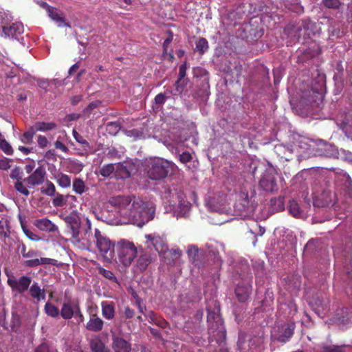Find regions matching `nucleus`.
I'll return each instance as SVG.
<instances>
[{
    "label": "nucleus",
    "instance_id": "obj_1",
    "mask_svg": "<svg viewBox=\"0 0 352 352\" xmlns=\"http://www.w3.org/2000/svg\"><path fill=\"white\" fill-rule=\"evenodd\" d=\"M32 277L27 275L21 276L18 278L12 275L8 277L7 280V283L12 292L23 294L28 291L30 296L37 302L45 300V289L41 288L38 283L33 281L32 283Z\"/></svg>",
    "mask_w": 352,
    "mask_h": 352
},
{
    "label": "nucleus",
    "instance_id": "obj_2",
    "mask_svg": "<svg viewBox=\"0 0 352 352\" xmlns=\"http://www.w3.org/2000/svg\"><path fill=\"white\" fill-rule=\"evenodd\" d=\"M155 214V208L148 202L133 197L131 210L127 219L138 226L144 225L152 220Z\"/></svg>",
    "mask_w": 352,
    "mask_h": 352
},
{
    "label": "nucleus",
    "instance_id": "obj_3",
    "mask_svg": "<svg viewBox=\"0 0 352 352\" xmlns=\"http://www.w3.org/2000/svg\"><path fill=\"white\" fill-rule=\"evenodd\" d=\"M116 252L118 262L125 267L130 266L138 254V249L135 244L124 239L118 241L115 249Z\"/></svg>",
    "mask_w": 352,
    "mask_h": 352
},
{
    "label": "nucleus",
    "instance_id": "obj_4",
    "mask_svg": "<svg viewBox=\"0 0 352 352\" xmlns=\"http://www.w3.org/2000/svg\"><path fill=\"white\" fill-rule=\"evenodd\" d=\"M94 238L96 246L100 255L105 261L111 262L115 256V249L116 245L97 228L94 230Z\"/></svg>",
    "mask_w": 352,
    "mask_h": 352
},
{
    "label": "nucleus",
    "instance_id": "obj_5",
    "mask_svg": "<svg viewBox=\"0 0 352 352\" xmlns=\"http://www.w3.org/2000/svg\"><path fill=\"white\" fill-rule=\"evenodd\" d=\"M146 174L149 179L160 180L167 177L170 170V164L162 158L151 159L146 162Z\"/></svg>",
    "mask_w": 352,
    "mask_h": 352
},
{
    "label": "nucleus",
    "instance_id": "obj_6",
    "mask_svg": "<svg viewBox=\"0 0 352 352\" xmlns=\"http://www.w3.org/2000/svg\"><path fill=\"white\" fill-rule=\"evenodd\" d=\"M306 87L307 85L302 83L291 100L293 109L302 116H307L308 113V92Z\"/></svg>",
    "mask_w": 352,
    "mask_h": 352
},
{
    "label": "nucleus",
    "instance_id": "obj_7",
    "mask_svg": "<svg viewBox=\"0 0 352 352\" xmlns=\"http://www.w3.org/2000/svg\"><path fill=\"white\" fill-rule=\"evenodd\" d=\"M0 30H2L6 37L19 40V36L24 30L21 23H12L10 25L8 14L6 12H0Z\"/></svg>",
    "mask_w": 352,
    "mask_h": 352
},
{
    "label": "nucleus",
    "instance_id": "obj_8",
    "mask_svg": "<svg viewBox=\"0 0 352 352\" xmlns=\"http://www.w3.org/2000/svg\"><path fill=\"white\" fill-rule=\"evenodd\" d=\"M41 252L34 249H29L28 253L23 258L22 265L25 267L32 268L39 265H56L57 260L50 258L40 257Z\"/></svg>",
    "mask_w": 352,
    "mask_h": 352
},
{
    "label": "nucleus",
    "instance_id": "obj_9",
    "mask_svg": "<svg viewBox=\"0 0 352 352\" xmlns=\"http://www.w3.org/2000/svg\"><path fill=\"white\" fill-rule=\"evenodd\" d=\"M133 200V197L130 196H117L112 197L109 203L116 208L121 217L127 219Z\"/></svg>",
    "mask_w": 352,
    "mask_h": 352
},
{
    "label": "nucleus",
    "instance_id": "obj_10",
    "mask_svg": "<svg viewBox=\"0 0 352 352\" xmlns=\"http://www.w3.org/2000/svg\"><path fill=\"white\" fill-rule=\"evenodd\" d=\"M295 324L287 323L278 327L276 331L272 335L274 341L285 344L289 341L294 333Z\"/></svg>",
    "mask_w": 352,
    "mask_h": 352
},
{
    "label": "nucleus",
    "instance_id": "obj_11",
    "mask_svg": "<svg viewBox=\"0 0 352 352\" xmlns=\"http://www.w3.org/2000/svg\"><path fill=\"white\" fill-rule=\"evenodd\" d=\"M259 186L265 191L274 192L278 190L274 173L272 170H265L261 175Z\"/></svg>",
    "mask_w": 352,
    "mask_h": 352
},
{
    "label": "nucleus",
    "instance_id": "obj_12",
    "mask_svg": "<svg viewBox=\"0 0 352 352\" xmlns=\"http://www.w3.org/2000/svg\"><path fill=\"white\" fill-rule=\"evenodd\" d=\"M46 177L45 167L40 166L37 167L28 177L24 178L29 188L40 186L44 183Z\"/></svg>",
    "mask_w": 352,
    "mask_h": 352
},
{
    "label": "nucleus",
    "instance_id": "obj_13",
    "mask_svg": "<svg viewBox=\"0 0 352 352\" xmlns=\"http://www.w3.org/2000/svg\"><path fill=\"white\" fill-rule=\"evenodd\" d=\"M145 237L147 239V241H149L153 246L160 256L166 254L168 252V245L164 237L156 235L155 234H147Z\"/></svg>",
    "mask_w": 352,
    "mask_h": 352
},
{
    "label": "nucleus",
    "instance_id": "obj_14",
    "mask_svg": "<svg viewBox=\"0 0 352 352\" xmlns=\"http://www.w3.org/2000/svg\"><path fill=\"white\" fill-rule=\"evenodd\" d=\"M79 305V302L76 300H65L61 306L60 310V316L64 320L72 319L75 314V312Z\"/></svg>",
    "mask_w": 352,
    "mask_h": 352
},
{
    "label": "nucleus",
    "instance_id": "obj_15",
    "mask_svg": "<svg viewBox=\"0 0 352 352\" xmlns=\"http://www.w3.org/2000/svg\"><path fill=\"white\" fill-rule=\"evenodd\" d=\"M64 220L71 230L72 236L74 239H78L79 236L80 228V217L75 214H71L66 216Z\"/></svg>",
    "mask_w": 352,
    "mask_h": 352
},
{
    "label": "nucleus",
    "instance_id": "obj_16",
    "mask_svg": "<svg viewBox=\"0 0 352 352\" xmlns=\"http://www.w3.org/2000/svg\"><path fill=\"white\" fill-rule=\"evenodd\" d=\"M34 225L36 228L43 232L54 233L58 231V226L47 218L36 219Z\"/></svg>",
    "mask_w": 352,
    "mask_h": 352
},
{
    "label": "nucleus",
    "instance_id": "obj_17",
    "mask_svg": "<svg viewBox=\"0 0 352 352\" xmlns=\"http://www.w3.org/2000/svg\"><path fill=\"white\" fill-rule=\"evenodd\" d=\"M112 349L114 352H131V344L121 337L113 336Z\"/></svg>",
    "mask_w": 352,
    "mask_h": 352
},
{
    "label": "nucleus",
    "instance_id": "obj_18",
    "mask_svg": "<svg viewBox=\"0 0 352 352\" xmlns=\"http://www.w3.org/2000/svg\"><path fill=\"white\" fill-rule=\"evenodd\" d=\"M282 283L287 291L292 292L300 287V277L294 274L287 275L283 278Z\"/></svg>",
    "mask_w": 352,
    "mask_h": 352
},
{
    "label": "nucleus",
    "instance_id": "obj_19",
    "mask_svg": "<svg viewBox=\"0 0 352 352\" xmlns=\"http://www.w3.org/2000/svg\"><path fill=\"white\" fill-rule=\"evenodd\" d=\"M181 197V193L177 192L176 186L171 185L164 188V198L167 200L170 205H175Z\"/></svg>",
    "mask_w": 352,
    "mask_h": 352
},
{
    "label": "nucleus",
    "instance_id": "obj_20",
    "mask_svg": "<svg viewBox=\"0 0 352 352\" xmlns=\"http://www.w3.org/2000/svg\"><path fill=\"white\" fill-rule=\"evenodd\" d=\"M103 327L104 321L96 314L90 316V318L85 325L86 329L92 332H99L103 329Z\"/></svg>",
    "mask_w": 352,
    "mask_h": 352
},
{
    "label": "nucleus",
    "instance_id": "obj_21",
    "mask_svg": "<svg viewBox=\"0 0 352 352\" xmlns=\"http://www.w3.org/2000/svg\"><path fill=\"white\" fill-rule=\"evenodd\" d=\"M153 258L148 252L142 251L140 252L136 261V268L140 272L146 270L148 266L153 262Z\"/></svg>",
    "mask_w": 352,
    "mask_h": 352
},
{
    "label": "nucleus",
    "instance_id": "obj_22",
    "mask_svg": "<svg viewBox=\"0 0 352 352\" xmlns=\"http://www.w3.org/2000/svg\"><path fill=\"white\" fill-rule=\"evenodd\" d=\"M44 5L47 7V11L49 16L58 25H64L65 26H69L68 23L65 22V19L63 15V13L56 8L48 6L46 3H44Z\"/></svg>",
    "mask_w": 352,
    "mask_h": 352
},
{
    "label": "nucleus",
    "instance_id": "obj_23",
    "mask_svg": "<svg viewBox=\"0 0 352 352\" xmlns=\"http://www.w3.org/2000/svg\"><path fill=\"white\" fill-rule=\"evenodd\" d=\"M326 143L322 140H309V155L314 156H322L325 154Z\"/></svg>",
    "mask_w": 352,
    "mask_h": 352
},
{
    "label": "nucleus",
    "instance_id": "obj_24",
    "mask_svg": "<svg viewBox=\"0 0 352 352\" xmlns=\"http://www.w3.org/2000/svg\"><path fill=\"white\" fill-rule=\"evenodd\" d=\"M11 226L8 220L2 219L0 220V240L7 244L11 234Z\"/></svg>",
    "mask_w": 352,
    "mask_h": 352
},
{
    "label": "nucleus",
    "instance_id": "obj_25",
    "mask_svg": "<svg viewBox=\"0 0 352 352\" xmlns=\"http://www.w3.org/2000/svg\"><path fill=\"white\" fill-rule=\"evenodd\" d=\"M313 311L320 318H323L327 311V301L317 298L311 302Z\"/></svg>",
    "mask_w": 352,
    "mask_h": 352
},
{
    "label": "nucleus",
    "instance_id": "obj_26",
    "mask_svg": "<svg viewBox=\"0 0 352 352\" xmlns=\"http://www.w3.org/2000/svg\"><path fill=\"white\" fill-rule=\"evenodd\" d=\"M102 316L107 320H112L115 316V305L111 301H103L101 302Z\"/></svg>",
    "mask_w": 352,
    "mask_h": 352
},
{
    "label": "nucleus",
    "instance_id": "obj_27",
    "mask_svg": "<svg viewBox=\"0 0 352 352\" xmlns=\"http://www.w3.org/2000/svg\"><path fill=\"white\" fill-rule=\"evenodd\" d=\"M249 197L247 192H241L235 203V208L239 211H245L249 207Z\"/></svg>",
    "mask_w": 352,
    "mask_h": 352
},
{
    "label": "nucleus",
    "instance_id": "obj_28",
    "mask_svg": "<svg viewBox=\"0 0 352 352\" xmlns=\"http://www.w3.org/2000/svg\"><path fill=\"white\" fill-rule=\"evenodd\" d=\"M289 212L296 218H304L305 217V214L300 207L299 204L294 199H292L289 202Z\"/></svg>",
    "mask_w": 352,
    "mask_h": 352
},
{
    "label": "nucleus",
    "instance_id": "obj_29",
    "mask_svg": "<svg viewBox=\"0 0 352 352\" xmlns=\"http://www.w3.org/2000/svg\"><path fill=\"white\" fill-rule=\"evenodd\" d=\"M235 294L240 302H245L250 296V289L248 286L238 285L235 289Z\"/></svg>",
    "mask_w": 352,
    "mask_h": 352
},
{
    "label": "nucleus",
    "instance_id": "obj_30",
    "mask_svg": "<svg viewBox=\"0 0 352 352\" xmlns=\"http://www.w3.org/2000/svg\"><path fill=\"white\" fill-rule=\"evenodd\" d=\"M90 348L92 352H109V349L105 346L103 342L98 338L92 339L90 341Z\"/></svg>",
    "mask_w": 352,
    "mask_h": 352
},
{
    "label": "nucleus",
    "instance_id": "obj_31",
    "mask_svg": "<svg viewBox=\"0 0 352 352\" xmlns=\"http://www.w3.org/2000/svg\"><path fill=\"white\" fill-rule=\"evenodd\" d=\"M36 132L43 131L46 132L48 131H52L57 127V125L54 122H36L33 125Z\"/></svg>",
    "mask_w": 352,
    "mask_h": 352
},
{
    "label": "nucleus",
    "instance_id": "obj_32",
    "mask_svg": "<svg viewBox=\"0 0 352 352\" xmlns=\"http://www.w3.org/2000/svg\"><path fill=\"white\" fill-rule=\"evenodd\" d=\"M14 188L17 192L20 195L25 196V197H28L30 194L28 184H26V181H24V179L19 180L18 182H14Z\"/></svg>",
    "mask_w": 352,
    "mask_h": 352
},
{
    "label": "nucleus",
    "instance_id": "obj_33",
    "mask_svg": "<svg viewBox=\"0 0 352 352\" xmlns=\"http://www.w3.org/2000/svg\"><path fill=\"white\" fill-rule=\"evenodd\" d=\"M57 184L63 188H67L71 186V178L69 175L59 173L55 176Z\"/></svg>",
    "mask_w": 352,
    "mask_h": 352
},
{
    "label": "nucleus",
    "instance_id": "obj_34",
    "mask_svg": "<svg viewBox=\"0 0 352 352\" xmlns=\"http://www.w3.org/2000/svg\"><path fill=\"white\" fill-rule=\"evenodd\" d=\"M114 172L116 177L121 179H126L131 176V173L126 166L121 163L116 164V170Z\"/></svg>",
    "mask_w": 352,
    "mask_h": 352
},
{
    "label": "nucleus",
    "instance_id": "obj_35",
    "mask_svg": "<svg viewBox=\"0 0 352 352\" xmlns=\"http://www.w3.org/2000/svg\"><path fill=\"white\" fill-rule=\"evenodd\" d=\"M45 314L52 318H57L60 316L59 309L50 302H47L44 306Z\"/></svg>",
    "mask_w": 352,
    "mask_h": 352
},
{
    "label": "nucleus",
    "instance_id": "obj_36",
    "mask_svg": "<svg viewBox=\"0 0 352 352\" xmlns=\"http://www.w3.org/2000/svg\"><path fill=\"white\" fill-rule=\"evenodd\" d=\"M72 188H73V190L76 194H79V195H82L87 190V188L86 187V186L85 184V182L80 178H76L73 181Z\"/></svg>",
    "mask_w": 352,
    "mask_h": 352
},
{
    "label": "nucleus",
    "instance_id": "obj_37",
    "mask_svg": "<svg viewBox=\"0 0 352 352\" xmlns=\"http://www.w3.org/2000/svg\"><path fill=\"white\" fill-rule=\"evenodd\" d=\"M36 131L33 126H30L28 131H25L21 137V141L25 144H30L33 142V138L36 133Z\"/></svg>",
    "mask_w": 352,
    "mask_h": 352
},
{
    "label": "nucleus",
    "instance_id": "obj_38",
    "mask_svg": "<svg viewBox=\"0 0 352 352\" xmlns=\"http://www.w3.org/2000/svg\"><path fill=\"white\" fill-rule=\"evenodd\" d=\"M189 260L192 264H195L199 260V250L196 245H189L187 250Z\"/></svg>",
    "mask_w": 352,
    "mask_h": 352
},
{
    "label": "nucleus",
    "instance_id": "obj_39",
    "mask_svg": "<svg viewBox=\"0 0 352 352\" xmlns=\"http://www.w3.org/2000/svg\"><path fill=\"white\" fill-rule=\"evenodd\" d=\"M208 49V42L205 38H199L195 43V50L203 55Z\"/></svg>",
    "mask_w": 352,
    "mask_h": 352
},
{
    "label": "nucleus",
    "instance_id": "obj_40",
    "mask_svg": "<svg viewBox=\"0 0 352 352\" xmlns=\"http://www.w3.org/2000/svg\"><path fill=\"white\" fill-rule=\"evenodd\" d=\"M41 192L43 195L54 197L56 193V187L52 182L47 181L45 187L41 188Z\"/></svg>",
    "mask_w": 352,
    "mask_h": 352
},
{
    "label": "nucleus",
    "instance_id": "obj_41",
    "mask_svg": "<svg viewBox=\"0 0 352 352\" xmlns=\"http://www.w3.org/2000/svg\"><path fill=\"white\" fill-rule=\"evenodd\" d=\"M167 256L164 255L165 259H168V263L170 264L172 262H174L175 260H177L180 258L182 256V251L177 248V249H171L169 250L168 249V252H166Z\"/></svg>",
    "mask_w": 352,
    "mask_h": 352
},
{
    "label": "nucleus",
    "instance_id": "obj_42",
    "mask_svg": "<svg viewBox=\"0 0 352 352\" xmlns=\"http://www.w3.org/2000/svg\"><path fill=\"white\" fill-rule=\"evenodd\" d=\"M186 69H187V66H186V63H184V64H182L179 66V78L175 84V89L177 92L180 93L182 91L183 89L179 87V84L180 81L185 77V76L186 74Z\"/></svg>",
    "mask_w": 352,
    "mask_h": 352
},
{
    "label": "nucleus",
    "instance_id": "obj_43",
    "mask_svg": "<svg viewBox=\"0 0 352 352\" xmlns=\"http://www.w3.org/2000/svg\"><path fill=\"white\" fill-rule=\"evenodd\" d=\"M325 83V77L322 74H318L316 85H312V90L316 93H322Z\"/></svg>",
    "mask_w": 352,
    "mask_h": 352
},
{
    "label": "nucleus",
    "instance_id": "obj_44",
    "mask_svg": "<svg viewBox=\"0 0 352 352\" xmlns=\"http://www.w3.org/2000/svg\"><path fill=\"white\" fill-rule=\"evenodd\" d=\"M116 170V164H109L104 165L100 169V174L104 177L110 176Z\"/></svg>",
    "mask_w": 352,
    "mask_h": 352
},
{
    "label": "nucleus",
    "instance_id": "obj_45",
    "mask_svg": "<svg viewBox=\"0 0 352 352\" xmlns=\"http://www.w3.org/2000/svg\"><path fill=\"white\" fill-rule=\"evenodd\" d=\"M98 273L100 275L103 276L107 279H109V280H111L115 283L118 282L116 276L113 274V273L111 271L106 270L102 267H99L98 268Z\"/></svg>",
    "mask_w": 352,
    "mask_h": 352
},
{
    "label": "nucleus",
    "instance_id": "obj_46",
    "mask_svg": "<svg viewBox=\"0 0 352 352\" xmlns=\"http://www.w3.org/2000/svg\"><path fill=\"white\" fill-rule=\"evenodd\" d=\"M68 167L70 173L77 174L82 171L83 165L78 162L70 161Z\"/></svg>",
    "mask_w": 352,
    "mask_h": 352
},
{
    "label": "nucleus",
    "instance_id": "obj_47",
    "mask_svg": "<svg viewBox=\"0 0 352 352\" xmlns=\"http://www.w3.org/2000/svg\"><path fill=\"white\" fill-rule=\"evenodd\" d=\"M0 148L7 155H12L13 153L11 145L3 138H0Z\"/></svg>",
    "mask_w": 352,
    "mask_h": 352
},
{
    "label": "nucleus",
    "instance_id": "obj_48",
    "mask_svg": "<svg viewBox=\"0 0 352 352\" xmlns=\"http://www.w3.org/2000/svg\"><path fill=\"white\" fill-rule=\"evenodd\" d=\"M208 315H207V321L208 323L212 322H215L217 324L221 323V319L214 311H211L209 308H206Z\"/></svg>",
    "mask_w": 352,
    "mask_h": 352
},
{
    "label": "nucleus",
    "instance_id": "obj_49",
    "mask_svg": "<svg viewBox=\"0 0 352 352\" xmlns=\"http://www.w3.org/2000/svg\"><path fill=\"white\" fill-rule=\"evenodd\" d=\"M21 228L23 230V232L25 234V236L33 241H37L40 239L39 236L36 234L35 233L32 232L31 230H30L27 226L21 222Z\"/></svg>",
    "mask_w": 352,
    "mask_h": 352
},
{
    "label": "nucleus",
    "instance_id": "obj_50",
    "mask_svg": "<svg viewBox=\"0 0 352 352\" xmlns=\"http://www.w3.org/2000/svg\"><path fill=\"white\" fill-rule=\"evenodd\" d=\"M120 130V125L116 122H111L107 125V131L111 135H116Z\"/></svg>",
    "mask_w": 352,
    "mask_h": 352
},
{
    "label": "nucleus",
    "instance_id": "obj_51",
    "mask_svg": "<svg viewBox=\"0 0 352 352\" xmlns=\"http://www.w3.org/2000/svg\"><path fill=\"white\" fill-rule=\"evenodd\" d=\"M66 203L63 195L56 193L55 197L52 200V204L54 207H63Z\"/></svg>",
    "mask_w": 352,
    "mask_h": 352
},
{
    "label": "nucleus",
    "instance_id": "obj_52",
    "mask_svg": "<svg viewBox=\"0 0 352 352\" xmlns=\"http://www.w3.org/2000/svg\"><path fill=\"white\" fill-rule=\"evenodd\" d=\"M73 135L75 140L80 144H81L84 147H89V142L84 139V138L80 135L76 130L73 131Z\"/></svg>",
    "mask_w": 352,
    "mask_h": 352
},
{
    "label": "nucleus",
    "instance_id": "obj_53",
    "mask_svg": "<svg viewBox=\"0 0 352 352\" xmlns=\"http://www.w3.org/2000/svg\"><path fill=\"white\" fill-rule=\"evenodd\" d=\"M10 177L12 179H15V182L23 179L19 167L16 166L13 168L10 173Z\"/></svg>",
    "mask_w": 352,
    "mask_h": 352
},
{
    "label": "nucleus",
    "instance_id": "obj_54",
    "mask_svg": "<svg viewBox=\"0 0 352 352\" xmlns=\"http://www.w3.org/2000/svg\"><path fill=\"white\" fill-rule=\"evenodd\" d=\"M168 33H169L168 37L166 39H165V41L163 43V46H162L163 47V56H164L165 54H167L168 47L170 45V43L172 42L173 38V33L170 31H169Z\"/></svg>",
    "mask_w": 352,
    "mask_h": 352
},
{
    "label": "nucleus",
    "instance_id": "obj_55",
    "mask_svg": "<svg viewBox=\"0 0 352 352\" xmlns=\"http://www.w3.org/2000/svg\"><path fill=\"white\" fill-rule=\"evenodd\" d=\"M144 314L146 318H148L149 322H151V323L157 322V320L159 316L154 311H148L144 312Z\"/></svg>",
    "mask_w": 352,
    "mask_h": 352
},
{
    "label": "nucleus",
    "instance_id": "obj_56",
    "mask_svg": "<svg viewBox=\"0 0 352 352\" xmlns=\"http://www.w3.org/2000/svg\"><path fill=\"white\" fill-rule=\"evenodd\" d=\"M192 157L191 154L188 151L183 152L182 154L179 155V161L182 164L189 162L192 160Z\"/></svg>",
    "mask_w": 352,
    "mask_h": 352
},
{
    "label": "nucleus",
    "instance_id": "obj_57",
    "mask_svg": "<svg viewBox=\"0 0 352 352\" xmlns=\"http://www.w3.org/2000/svg\"><path fill=\"white\" fill-rule=\"evenodd\" d=\"M324 5L329 8H337L340 6L338 0H322Z\"/></svg>",
    "mask_w": 352,
    "mask_h": 352
},
{
    "label": "nucleus",
    "instance_id": "obj_58",
    "mask_svg": "<svg viewBox=\"0 0 352 352\" xmlns=\"http://www.w3.org/2000/svg\"><path fill=\"white\" fill-rule=\"evenodd\" d=\"M346 346H330L325 349L326 352H345Z\"/></svg>",
    "mask_w": 352,
    "mask_h": 352
},
{
    "label": "nucleus",
    "instance_id": "obj_59",
    "mask_svg": "<svg viewBox=\"0 0 352 352\" xmlns=\"http://www.w3.org/2000/svg\"><path fill=\"white\" fill-rule=\"evenodd\" d=\"M37 143L40 148H43L48 145L49 141L45 136L39 135L37 138Z\"/></svg>",
    "mask_w": 352,
    "mask_h": 352
},
{
    "label": "nucleus",
    "instance_id": "obj_60",
    "mask_svg": "<svg viewBox=\"0 0 352 352\" xmlns=\"http://www.w3.org/2000/svg\"><path fill=\"white\" fill-rule=\"evenodd\" d=\"M100 104H101V102L100 100H96V101L91 102L85 108V113H88V114L91 113V111L94 110V109L97 108L98 107H99V105Z\"/></svg>",
    "mask_w": 352,
    "mask_h": 352
},
{
    "label": "nucleus",
    "instance_id": "obj_61",
    "mask_svg": "<svg viewBox=\"0 0 352 352\" xmlns=\"http://www.w3.org/2000/svg\"><path fill=\"white\" fill-rule=\"evenodd\" d=\"M166 98V96L163 93H160L155 97L154 100L155 104L162 105L165 103Z\"/></svg>",
    "mask_w": 352,
    "mask_h": 352
},
{
    "label": "nucleus",
    "instance_id": "obj_62",
    "mask_svg": "<svg viewBox=\"0 0 352 352\" xmlns=\"http://www.w3.org/2000/svg\"><path fill=\"white\" fill-rule=\"evenodd\" d=\"M124 316L126 319H131L135 316V311L126 306L124 309Z\"/></svg>",
    "mask_w": 352,
    "mask_h": 352
},
{
    "label": "nucleus",
    "instance_id": "obj_63",
    "mask_svg": "<svg viewBox=\"0 0 352 352\" xmlns=\"http://www.w3.org/2000/svg\"><path fill=\"white\" fill-rule=\"evenodd\" d=\"M20 325V319L18 316H15L12 317V322L11 324V328L12 331H16L18 327Z\"/></svg>",
    "mask_w": 352,
    "mask_h": 352
},
{
    "label": "nucleus",
    "instance_id": "obj_64",
    "mask_svg": "<svg viewBox=\"0 0 352 352\" xmlns=\"http://www.w3.org/2000/svg\"><path fill=\"white\" fill-rule=\"evenodd\" d=\"M54 146L56 149H59L61 151H63V153H67L69 151L68 148L58 140H57L55 142Z\"/></svg>",
    "mask_w": 352,
    "mask_h": 352
}]
</instances>
